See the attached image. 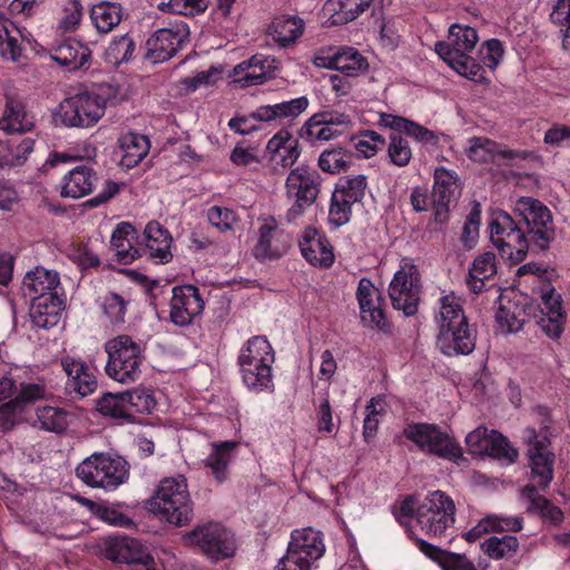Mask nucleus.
I'll return each instance as SVG.
<instances>
[{"label":"nucleus","instance_id":"obj_1","mask_svg":"<svg viewBox=\"0 0 570 570\" xmlns=\"http://www.w3.org/2000/svg\"><path fill=\"white\" fill-rule=\"evenodd\" d=\"M435 321L438 345L444 354H470L474 350L475 333L468 324L461 298L454 293L440 297Z\"/></svg>","mask_w":570,"mask_h":570},{"label":"nucleus","instance_id":"obj_2","mask_svg":"<svg viewBox=\"0 0 570 570\" xmlns=\"http://www.w3.org/2000/svg\"><path fill=\"white\" fill-rule=\"evenodd\" d=\"M479 41L478 31L466 24L453 23L446 41L435 43V52L460 76L479 83L487 82L484 68L469 56Z\"/></svg>","mask_w":570,"mask_h":570},{"label":"nucleus","instance_id":"obj_3","mask_svg":"<svg viewBox=\"0 0 570 570\" xmlns=\"http://www.w3.org/2000/svg\"><path fill=\"white\" fill-rule=\"evenodd\" d=\"M148 509L160 519L177 527L188 524L193 518V502L184 475L160 481Z\"/></svg>","mask_w":570,"mask_h":570},{"label":"nucleus","instance_id":"obj_4","mask_svg":"<svg viewBox=\"0 0 570 570\" xmlns=\"http://www.w3.org/2000/svg\"><path fill=\"white\" fill-rule=\"evenodd\" d=\"M76 475L87 487L111 492L129 480L130 465L120 455L95 452L78 464Z\"/></svg>","mask_w":570,"mask_h":570},{"label":"nucleus","instance_id":"obj_5","mask_svg":"<svg viewBox=\"0 0 570 570\" xmlns=\"http://www.w3.org/2000/svg\"><path fill=\"white\" fill-rule=\"evenodd\" d=\"M108 360L105 372L111 380L121 384L135 383L141 374L144 350L129 335H118L105 343Z\"/></svg>","mask_w":570,"mask_h":570},{"label":"nucleus","instance_id":"obj_6","mask_svg":"<svg viewBox=\"0 0 570 570\" xmlns=\"http://www.w3.org/2000/svg\"><path fill=\"white\" fill-rule=\"evenodd\" d=\"M455 505L442 491L430 492L416 509V522L431 538L450 540L454 523Z\"/></svg>","mask_w":570,"mask_h":570},{"label":"nucleus","instance_id":"obj_7","mask_svg":"<svg viewBox=\"0 0 570 570\" xmlns=\"http://www.w3.org/2000/svg\"><path fill=\"white\" fill-rule=\"evenodd\" d=\"M107 98L96 91H81L60 102L56 118L67 127L88 128L105 115Z\"/></svg>","mask_w":570,"mask_h":570},{"label":"nucleus","instance_id":"obj_8","mask_svg":"<svg viewBox=\"0 0 570 570\" xmlns=\"http://www.w3.org/2000/svg\"><path fill=\"white\" fill-rule=\"evenodd\" d=\"M322 178L317 170L307 166L292 169L286 178L285 188L293 205L286 212V220L295 222L317 199L321 191Z\"/></svg>","mask_w":570,"mask_h":570},{"label":"nucleus","instance_id":"obj_9","mask_svg":"<svg viewBox=\"0 0 570 570\" xmlns=\"http://www.w3.org/2000/svg\"><path fill=\"white\" fill-rule=\"evenodd\" d=\"M490 239L502 257H507L512 263L517 264L525 258L529 249L528 238L508 213L503 210L492 213Z\"/></svg>","mask_w":570,"mask_h":570},{"label":"nucleus","instance_id":"obj_10","mask_svg":"<svg viewBox=\"0 0 570 570\" xmlns=\"http://www.w3.org/2000/svg\"><path fill=\"white\" fill-rule=\"evenodd\" d=\"M187 540L213 561L228 559L236 551L234 534L219 522L197 525L188 532Z\"/></svg>","mask_w":570,"mask_h":570},{"label":"nucleus","instance_id":"obj_11","mask_svg":"<svg viewBox=\"0 0 570 570\" xmlns=\"http://www.w3.org/2000/svg\"><path fill=\"white\" fill-rule=\"evenodd\" d=\"M59 364L66 374L63 393L70 401H81L98 389V377L92 365L80 356L62 355Z\"/></svg>","mask_w":570,"mask_h":570},{"label":"nucleus","instance_id":"obj_12","mask_svg":"<svg viewBox=\"0 0 570 570\" xmlns=\"http://www.w3.org/2000/svg\"><path fill=\"white\" fill-rule=\"evenodd\" d=\"M405 436L414 442L422 451L454 462L462 459L460 445L438 426L417 423L411 424L404 430Z\"/></svg>","mask_w":570,"mask_h":570},{"label":"nucleus","instance_id":"obj_13","mask_svg":"<svg viewBox=\"0 0 570 570\" xmlns=\"http://www.w3.org/2000/svg\"><path fill=\"white\" fill-rule=\"evenodd\" d=\"M189 27L183 20L169 22L156 30L146 41V58L155 63L173 58L189 41Z\"/></svg>","mask_w":570,"mask_h":570},{"label":"nucleus","instance_id":"obj_14","mask_svg":"<svg viewBox=\"0 0 570 570\" xmlns=\"http://www.w3.org/2000/svg\"><path fill=\"white\" fill-rule=\"evenodd\" d=\"M523 440L528 443L531 479L544 489L553 479L554 454L550 450V441L546 433H539L533 428L523 430Z\"/></svg>","mask_w":570,"mask_h":570},{"label":"nucleus","instance_id":"obj_15","mask_svg":"<svg viewBox=\"0 0 570 570\" xmlns=\"http://www.w3.org/2000/svg\"><path fill=\"white\" fill-rule=\"evenodd\" d=\"M420 277L417 267L412 259L403 258L400 268L394 273V309L402 311L404 316H413L417 312Z\"/></svg>","mask_w":570,"mask_h":570},{"label":"nucleus","instance_id":"obj_16","mask_svg":"<svg viewBox=\"0 0 570 570\" xmlns=\"http://www.w3.org/2000/svg\"><path fill=\"white\" fill-rule=\"evenodd\" d=\"M514 213L528 225L531 238L541 242L544 248L552 230V216L549 208L532 197H520L514 202Z\"/></svg>","mask_w":570,"mask_h":570},{"label":"nucleus","instance_id":"obj_17","mask_svg":"<svg viewBox=\"0 0 570 570\" xmlns=\"http://www.w3.org/2000/svg\"><path fill=\"white\" fill-rule=\"evenodd\" d=\"M538 295V307L540 311L538 324L547 336L559 338L563 332L566 322L561 296L551 284H543Z\"/></svg>","mask_w":570,"mask_h":570},{"label":"nucleus","instance_id":"obj_18","mask_svg":"<svg viewBox=\"0 0 570 570\" xmlns=\"http://www.w3.org/2000/svg\"><path fill=\"white\" fill-rule=\"evenodd\" d=\"M170 299V321L177 326H187L199 316L205 307V302L198 287L186 284L173 287Z\"/></svg>","mask_w":570,"mask_h":570},{"label":"nucleus","instance_id":"obj_19","mask_svg":"<svg viewBox=\"0 0 570 570\" xmlns=\"http://www.w3.org/2000/svg\"><path fill=\"white\" fill-rule=\"evenodd\" d=\"M139 243L140 256L148 255L158 264H167L173 259L171 234L159 222L151 220L145 226Z\"/></svg>","mask_w":570,"mask_h":570},{"label":"nucleus","instance_id":"obj_20","mask_svg":"<svg viewBox=\"0 0 570 570\" xmlns=\"http://www.w3.org/2000/svg\"><path fill=\"white\" fill-rule=\"evenodd\" d=\"M105 554L118 563L148 564L153 561L147 548L139 540L127 535L108 537L105 541Z\"/></svg>","mask_w":570,"mask_h":570},{"label":"nucleus","instance_id":"obj_21","mask_svg":"<svg viewBox=\"0 0 570 570\" xmlns=\"http://www.w3.org/2000/svg\"><path fill=\"white\" fill-rule=\"evenodd\" d=\"M302 256L313 266L328 268L335 256L326 236L314 227H307L298 242Z\"/></svg>","mask_w":570,"mask_h":570},{"label":"nucleus","instance_id":"obj_22","mask_svg":"<svg viewBox=\"0 0 570 570\" xmlns=\"http://www.w3.org/2000/svg\"><path fill=\"white\" fill-rule=\"evenodd\" d=\"M266 150L272 170L276 174L292 167L301 155L298 140L286 129L279 130L268 140Z\"/></svg>","mask_w":570,"mask_h":570},{"label":"nucleus","instance_id":"obj_23","mask_svg":"<svg viewBox=\"0 0 570 570\" xmlns=\"http://www.w3.org/2000/svg\"><path fill=\"white\" fill-rule=\"evenodd\" d=\"M356 298L361 309L362 321L372 326L387 332L386 317L380 306L377 288L371 279L363 277L358 282Z\"/></svg>","mask_w":570,"mask_h":570},{"label":"nucleus","instance_id":"obj_24","mask_svg":"<svg viewBox=\"0 0 570 570\" xmlns=\"http://www.w3.org/2000/svg\"><path fill=\"white\" fill-rule=\"evenodd\" d=\"M65 305L63 295L59 293L35 296L30 307L32 324L43 330L55 327L61 318Z\"/></svg>","mask_w":570,"mask_h":570},{"label":"nucleus","instance_id":"obj_25","mask_svg":"<svg viewBox=\"0 0 570 570\" xmlns=\"http://www.w3.org/2000/svg\"><path fill=\"white\" fill-rule=\"evenodd\" d=\"M100 181L98 173L88 165H78L69 170L61 180L60 196L63 198H82L94 191Z\"/></svg>","mask_w":570,"mask_h":570},{"label":"nucleus","instance_id":"obj_26","mask_svg":"<svg viewBox=\"0 0 570 570\" xmlns=\"http://www.w3.org/2000/svg\"><path fill=\"white\" fill-rule=\"evenodd\" d=\"M35 126L33 116L27 109L22 98L14 95H6V106L0 117V130L8 135H22Z\"/></svg>","mask_w":570,"mask_h":570},{"label":"nucleus","instance_id":"obj_27","mask_svg":"<svg viewBox=\"0 0 570 570\" xmlns=\"http://www.w3.org/2000/svg\"><path fill=\"white\" fill-rule=\"evenodd\" d=\"M139 238L140 235L131 223L121 222L116 225L110 244L119 264L129 265L140 257Z\"/></svg>","mask_w":570,"mask_h":570},{"label":"nucleus","instance_id":"obj_28","mask_svg":"<svg viewBox=\"0 0 570 570\" xmlns=\"http://www.w3.org/2000/svg\"><path fill=\"white\" fill-rule=\"evenodd\" d=\"M309 106L306 96H301L291 100H284L274 105L259 106L252 112L255 121L263 122H283L293 121L302 115Z\"/></svg>","mask_w":570,"mask_h":570},{"label":"nucleus","instance_id":"obj_29","mask_svg":"<svg viewBox=\"0 0 570 570\" xmlns=\"http://www.w3.org/2000/svg\"><path fill=\"white\" fill-rule=\"evenodd\" d=\"M287 549L317 564V561L325 553L323 533L313 528L296 529L291 534Z\"/></svg>","mask_w":570,"mask_h":570},{"label":"nucleus","instance_id":"obj_30","mask_svg":"<svg viewBox=\"0 0 570 570\" xmlns=\"http://www.w3.org/2000/svg\"><path fill=\"white\" fill-rule=\"evenodd\" d=\"M50 58L69 70H77L89 62L91 50L80 41L69 38L50 49Z\"/></svg>","mask_w":570,"mask_h":570},{"label":"nucleus","instance_id":"obj_31","mask_svg":"<svg viewBox=\"0 0 570 570\" xmlns=\"http://www.w3.org/2000/svg\"><path fill=\"white\" fill-rule=\"evenodd\" d=\"M275 59L262 53H256L249 59L242 61L235 68L237 75H243L240 81L246 86L262 85L275 77Z\"/></svg>","mask_w":570,"mask_h":570},{"label":"nucleus","instance_id":"obj_32","mask_svg":"<svg viewBox=\"0 0 570 570\" xmlns=\"http://www.w3.org/2000/svg\"><path fill=\"white\" fill-rule=\"evenodd\" d=\"M236 448L237 442L235 441H223L212 444V451L204 460V466L208 469L209 474L217 484H223L228 480L229 465Z\"/></svg>","mask_w":570,"mask_h":570},{"label":"nucleus","instance_id":"obj_33","mask_svg":"<svg viewBox=\"0 0 570 570\" xmlns=\"http://www.w3.org/2000/svg\"><path fill=\"white\" fill-rule=\"evenodd\" d=\"M268 35L279 48H289L303 36L305 22L297 16H279L268 26Z\"/></svg>","mask_w":570,"mask_h":570},{"label":"nucleus","instance_id":"obj_34","mask_svg":"<svg viewBox=\"0 0 570 570\" xmlns=\"http://www.w3.org/2000/svg\"><path fill=\"white\" fill-rule=\"evenodd\" d=\"M275 362V352L266 336L255 335L248 338L237 355V366L261 365Z\"/></svg>","mask_w":570,"mask_h":570},{"label":"nucleus","instance_id":"obj_35","mask_svg":"<svg viewBox=\"0 0 570 570\" xmlns=\"http://www.w3.org/2000/svg\"><path fill=\"white\" fill-rule=\"evenodd\" d=\"M59 274L45 267H36L28 272L22 282V291L32 299L35 296L59 293Z\"/></svg>","mask_w":570,"mask_h":570},{"label":"nucleus","instance_id":"obj_36","mask_svg":"<svg viewBox=\"0 0 570 570\" xmlns=\"http://www.w3.org/2000/svg\"><path fill=\"white\" fill-rule=\"evenodd\" d=\"M458 189V175L444 167L434 169V185L432 190V203L436 208V215L446 209Z\"/></svg>","mask_w":570,"mask_h":570},{"label":"nucleus","instance_id":"obj_37","mask_svg":"<svg viewBox=\"0 0 570 570\" xmlns=\"http://www.w3.org/2000/svg\"><path fill=\"white\" fill-rule=\"evenodd\" d=\"M326 59V68L338 70L348 77H355L368 67L366 58L352 47H341Z\"/></svg>","mask_w":570,"mask_h":570},{"label":"nucleus","instance_id":"obj_38","mask_svg":"<svg viewBox=\"0 0 570 570\" xmlns=\"http://www.w3.org/2000/svg\"><path fill=\"white\" fill-rule=\"evenodd\" d=\"M119 147L122 150L120 164L131 169L148 155L150 141L147 136L130 131L119 138Z\"/></svg>","mask_w":570,"mask_h":570},{"label":"nucleus","instance_id":"obj_39","mask_svg":"<svg viewBox=\"0 0 570 570\" xmlns=\"http://www.w3.org/2000/svg\"><path fill=\"white\" fill-rule=\"evenodd\" d=\"M416 547L423 554L435 561L442 570H476L474 564L463 554L441 550L423 539L416 540Z\"/></svg>","mask_w":570,"mask_h":570},{"label":"nucleus","instance_id":"obj_40","mask_svg":"<svg viewBox=\"0 0 570 570\" xmlns=\"http://www.w3.org/2000/svg\"><path fill=\"white\" fill-rule=\"evenodd\" d=\"M33 147L35 140L29 137L0 140V169L22 166Z\"/></svg>","mask_w":570,"mask_h":570},{"label":"nucleus","instance_id":"obj_41","mask_svg":"<svg viewBox=\"0 0 570 570\" xmlns=\"http://www.w3.org/2000/svg\"><path fill=\"white\" fill-rule=\"evenodd\" d=\"M274 363L261 365L238 366V373L245 387L252 393L274 392L273 370Z\"/></svg>","mask_w":570,"mask_h":570},{"label":"nucleus","instance_id":"obj_42","mask_svg":"<svg viewBox=\"0 0 570 570\" xmlns=\"http://www.w3.org/2000/svg\"><path fill=\"white\" fill-rule=\"evenodd\" d=\"M89 17L96 30L107 35L121 22L124 12L119 3L101 1L92 6Z\"/></svg>","mask_w":570,"mask_h":570},{"label":"nucleus","instance_id":"obj_43","mask_svg":"<svg viewBox=\"0 0 570 570\" xmlns=\"http://www.w3.org/2000/svg\"><path fill=\"white\" fill-rule=\"evenodd\" d=\"M374 0H327L325 8L332 23L342 26L360 17Z\"/></svg>","mask_w":570,"mask_h":570},{"label":"nucleus","instance_id":"obj_44","mask_svg":"<svg viewBox=\"0 0 570 570\" xmlns=\"http://www.w3.org/2000/svg\"><path fill=\"white\" fill-rule=\"evenodd\" d=\"M465 154L472 161L488 163L495 159L497 156L503 158H513L517 154L512 150L501 148L495 141L485 137H473L469 139Z\"/></svg>","mask_w":570,"mask_h":570},{"label":"nucleus","instance_id":"obj_45","mask_svg":"<svg viewBox=\"0 0 570 570\" xmlns=\"http://www.w3.org/2000/svg\"><path fill=\"white\" fill-rule=\"evenodd\" d=\"M497 274V257L487 252L479 255L469 271L468 285L473 293H480L485 287V282Z\"/></svg>","mask_w":570,"mask_h":570},{"label":"nucleus","instance_id":"obj_46","mask_svg":"<svg viewBox=\"0 0 570 570\" xmlns=\"http://www.w3.org/2000/svg\"><path fill=\"white\" fill-rule=\"evenodd\" d=\"M23 35L9 19L0 21V55L11 61H19L22 55Z\"/></svg>","mask_w":570,"mask_h":570},{"label":"nucleus","instance_id":"obj_47","mask_svg":"<svg viewBox=\"0 0 570 570\" xmlns=\"http://www.w3.org/2000/svg\"><path fill=\"white\" fill-rule=\"evenodd\" d=\"M495 322L502 333H518L525 323L524 306L511 299H503L497 311Z\"/></svg>","mask_w":570,"mask_h":570},{"label":"nucleus","instance_id":"obj_48","mask_svg":"<svg viewBox=\"0 0 570 570\" xmlns=\"http://www.w3.org/2000/svg\"><path fill=\"white\" fill-rule=\"evenodd\" d=\"M522 529V519L519 517H503L490 514L465 533L468 541H475L482 533L489 531H519Z\"/></svg>","mask_w":570,"mask_h":570},{"label":"nucleus","instance_id":"obj_49","mask_svg":"<svg viewBox=\"0 0 570 570\" xmlns=\"http://www.w3.org/2000/svg\"><path fill=\"white\" fill-rule=\"evenodd\" d=\"M278 233V227L275 218L271 217L259 227L258 240L254 247V256L258 261L276 259L279 258L282 252L276 245H273V239Z\"/></svg>","mask_w":570,"mask_h":570},{"label":"nucleus","instance_id":"obj_50","mask_svg":"<svg viewBox=\"0 0 570 570\" xmlns=\"http://www.w3.org/2000/svg\"><path fill=\"white\" fill-rule=\"evenodd\" d=\"M37 425L40 430L63 433L69 426V413L58 406H40L36 411Z\"/></svg>","mask_w":570,"mask_h":570},{"label":"nucleus","instance_id":"obj_51","mask_svg":"<svg viewBox=\"0 0 570 570\" xmlns=\"http://www.w3.org/2000/svg\"><path fill=\"white\" fill-rule=\"evenodd\" d=\"M97 411L104 415L115 420H122L125 422H132V413L128 411V404L124 392L121 393H105L96 403Z\"/></svg>","mask_w":570,"mask_h":570},{"label":"nucleus","instance_id":"obj_52","mask_svg":"<svg viewBox=\"0 0 570 570\" xmlns=\"http://www.w3.org/2000/svg\"><path fill=\"white\" fill-rule=\"evenodd\" d=\"M136 51V42L128 35L115 37L105 51V61L108 65L118 67L121 63L129 62L134 58Z\"/></svg>","mask_w":570,"mask_h":570},{"label":"nucleus","instance_id":"obj_53","mask_svg":"<svg viewBox=\"0 0 570 570\" xmlns=\"http://www.w3.org/2000/svg\"><path fill=\"white\" fill-rule=\"evenodd\" d=\"M128 404L129 413H132V422L135 414H150L157 405L154 391L146 386H139L131 391L124 392Z\"/></svg>","mask_w":570,"mask_h":570},{"label":"nucleus","instance_id":"obj_54","mask_svg":"<svg viewBox=\"0 0 570 570\" xmlns=\"http://www.w3.org/2000/svg\"><path fill=\"white\" fill-rule=\"evenodd\" d=\"M353 155L341 147L324 150L318 158L320 168L330 174H338L347 169Z\"/></svg>","mask_w":570,"mask_h":570},{"label":"nucleus","instance_id":"obj_55","mask_svg":"<svg viewBox=\"0 0 570 570\" xmlns=\"http://www.w3.org/2000/svg\"><path fill=\"white\" fill-rule=\"evenodd\" d=\"M395 132L406 135L425 145H435L438 142V137L433 131L400 116H394V134Z\"/></svg>","mask_w":570,"mask_h":570},{"label":"nucleus","instance_id":"obj_56","mask_svg":"<svg viewBox=\"0 0 570 570\" xmlns=\"http://www.w3.org/2000/svg\"><path fill=\"white\" fill-rule=\"evenodd\" d=\"M482 550L492 559H502L517 551L519 542L514 535L490 537L482 543Z\"/></svg>","mask_w":570,"mask_h":570},{"label":"nucleus","instance_id":"obj_57","mask_svg":"<svg viewBox=\"0 0 570 570\" xmlns=\"http://www.w3.org/2000/svg\"><path fill=\"white\" fill-rule=\"evenodd\" d=\"M483 455L491 456L504 464H511L517 460L518 451L509 444L502 434L492 430L490 444Z\"/></svg>","mask_w":570,"mask_h":570},{"label":"nucleus","instance_id":"obj_58","mask_svg":"<svg viewBox=\"0 0 570 570\" xmlns=\"http://www.w3.org/2000/svg\"><path fill=\"white\" fill-rule=\"evenodd\" d=\"M365 188L366 178L363 175H358L353 178H342L336 185L333 194L341 195L343 198L348 200L350 206H353L363 199L365 195Z\"/></svg>","mask_w":570,"mask_h":570},{"label":"nucleus","instance_id":"obj_59","mask_svg":"<svg viewBox=\"0 0 570 570\" xmlns=\"http://www.w3.org/2000/svg\"><path fill=\"white\" fill-rule=\"evenodd\" d=\"M355 150L364 158L374 156L385 146V139L373 130H365L353 138Z\"/></svg>","mask_w":570,"mask_h":570},{"label":"nucleus","instance_id":"obj_60","mask_svg":"<svg viewBox=\"0 0 570 570\" xmlns=\"http://www.w3.org/2000/svg\"><path fill=\"white\" fill-rule=\"evenodd\" d=\"M381 403L382 399L377 396L372 397L370 403L366 405V416L363 423V436L367 443H370L376 435L380 420L384 415Z\"/></svg>","mask_w":570,"mask_h":570},{"label":"nucleus","instance_id":"obj_61","mask_svg":"<svg viewBox=\"0 0 570 570\" xmlns=\"http://www.w3.org/2000/svg\"><path fill=\"white\" fill-rule=\"evenodd\" d=\"M83 16L81 0H67L63 4L59 29L63 32H73L78 29Z\"/></svg>","mask_w":570,"mask_h":570},{"label":"nucleus","instance_id":"obj_62","mask_svg":"<svg viewBox=\"0 0 570 570\" xmlns=\"http://www.w3.org/2000/svg\"><path fill=\"white\" fill-rule=\"evenodd\" d=\"M552 23L563 32V46L570 47V0H556L550 12Z\"/></svg>","mask_w":570,"mask_h":570},{"label":"nucleus","instance_id":"obj_63","mask_svg":"<svg viewBox=\"0 0 570 570\" xmlns=\"http://www.w3.org/2000/svg\"><path fill=\"white\" fill-rule=\"evenodd\" d=\"M342 134V129L332 128L326 125H316L312 124V117L304 124L301 129V137L309 140L311 142L315 141H328L334 139L335 137Z\"/></svg>","mask_w":570,"mask_h":570},{"label":"nucleus","instance_id":"obj_64","mask_svg":"<svg viewBox=\"0 0 570 570\" xmlns=\"http://www.w3.org/2000/svg\"><path fill=\"white\" fill-rule=\"evenodd\" d=\"M351 216L352 206L348 205V200L341 195L332 194L328 222L335 227H341L350 222Z\"/></svg>","mask_w":570,"mask_h":570}]
</instances>
